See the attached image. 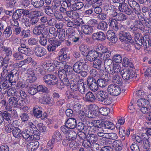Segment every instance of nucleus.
<instances>
[{"instance_id": "obj_25", "label": "nucleus", "mask_w": 151, "mask_h": 151, "mask_svg": "<svg viewBox=\"0 0 151 151\" xmlns=\"http://www.w3.org/2000/svg\"><path fill=\"white\" fill-rule=\"evenodd\" d=\"M92 37L93 39L98 40H104L106 37L104 34L101 32L94 33Z\"/></svg>"}, {"instance_id": "obj_26", "label": "nucleus", "mask_w": 151, "mask_h": 151, "mask_svg": "<svg viewBox=\"0 0 151 151\" xmlns=\"http://www.w3.org/2000/svg\"><path fill=\"white\" fill-rule=\"evenodd\" d=\"M83 99L86 101L93 102L95 100L96 98L95 96L92 92H88L83 97Z\"/></svg>"}, {"instance_id": "obj_11", "label": "nucleus", "mask_w": 151, "mask_h": 151, "mask_svg": "<svg viewBox=\"0 0 151 151\" xmlns=\"http://www.w3.org/2000/svg\"><path fill=\"white\" fill-rule=\"evenodd\" d=\"M121 74L123 78L126 80H129L131 78L134 76L133 70L132 69H124L121 71Z\"/></svg>"}, {"instance_id": "obj_64", "label": "nucleus", "mask_w": 151, "mask_h": 151, "mask_svg": "<svg viewBox=\"0 0 151 151\" xmlns=\"http://www.w3.org/2000/svg\"><path fill=\"white\" fill-rule=\"evenodd\" d=\"M147 137H144L143 138V145L144 148L146 149L147 148L150 146V144Z\"/></svg>"}, {"instance_id": "obj_21", "label": "nucleus", "mask_w": 151, "mask_h": 151, "mask_svg": "<svg viewBox=\"0 0 151 151\" xmlns=\"http://www.w3.org/2000/svg\"><path fill=\"white\" fill-rule=\"evenodd\" d=\"M71 4L70 2L68 1L65 0L63 1L61 4L60 7V11L63 13H65L66 11H67V8L70 6H71Z\"/></svg>"}, {"instance_id": "obj_7", "label": "nucleus", "mask_w": 151, "mask_h": 151, "mask_svg": "<svg viewBox=\"0 0 151 151\" xmlns=\"http://www.w3.org/2000/svg\"><path fill=\"white\" fill-rule=\"evenodd\" d=\"M108 92L111 95L117 96L121 93V90L118 86L114 84L110 85L108 87Z\"/></svg>"}, {"instance_id": "obj_33", "label": "nucleus", "mask_w": 151, "mask_h": 151, "mask_svg": "<svg viewBox=\"0 0 151 151\" xmlns=\"http://www.w3.org/2000/svg\"><path fill=\"white\" fill-rule=\"evenodd\" d=\"M102 124V122L99 120L92 121L89 123L88 128H90L95 126L102 127L103 126Z\"/></svg>"}, {"instance_id": "obj_59", "label": "nucleus", "mask_w": 151, "mask_h": 151, "mask_svg": "<svg viewBox=\"0 0 151 151\" xmlns=\"http://www.w3.org/2000/svg\"><path fill=\"white\" fill-rule=\"evenodd\" d=\"M37 127L40 132H45L47 131L46 127L41 123H40L37 124Z\"/></svg>"}, {"instance_id": "obj_34", "label": "nucleus", "mask_w": 151, "mask_h": 151, "mask_svg": "<svg viewBox=\"0 0 151 151\" xmlns=\"http://www.w3.org/2000/svg\"><path fill=\"white\" fill-rule=\"evenodd\" d=\"M83 66V63L80 62H77L73 65V70L76 73H78L81 70Z\"/></svg>"}, {"instance_id": "obj_30", "label": "nucleus", "mask_w": 151, "mask_h": 151, "mask_svg": "<svg viewBox=\"0 0 151 151\" xmlns=\"http://www.w3.org/2000/svg\"><path fill=\"white\" fill-rule=\"evenodd\" d=\"M44 27V25L43 24L35 27L33 30V33L36 35H40L42 33Z\"/></svg>"}, {"instance_id": "obj_62", "label": "nucleus", "mask_w": 151, "mask_h": 151, "mask_svg": "<svg viewBox=\"0 0 151 151\" xmlns=\"http://www.w3.org/2000/svg\"><path fill=\"white\" fill-rule=\"evenodd\" d=\"M116 17L117 20L119 21H123L126 19L125 15L122 13H119L116 15Z\"/></svg>"}, {"instance_id": "obj_57", "label": "nucleus", "mask_w": 151, "mask_h": 151, "mask_svg": "<svg viewBox=\"0 0 151 151\" xmlns=\"http://www.w3.org/2000/svg\"><path fill=\"white\" fill-rule=\"evenodd\" d=\"M85 84H84L83 82H81V81L79 83L78 91L81 93H83L84 92L85 88L86 87Z\"/></svg>"}, {"instance_id": "obj_40", "label": "nucleus", "mask_w": 151, "mask_h": 151, "mask_svg": "<svg viewBox=\"0 0 151 151\" xmlns=\"http://www.w3.org/2000/svg\"><path fill=\"white\" fill-rule=\"evenodd\" d=\"M108 58H104V60H105L104 65L105 69H106V68H107L106 66H107L109 68L110 67H111L114 64L113 60Z\"/></svg>"}, {"instance_id": "obj_28", "label": "nucleus", "mask_w": 151, "mask_h": 151, "mask_svg": "<svg viewBox=\"0 0 151 151\" xmlns=\"http://www.w3.org/2000/svg\"><path fill=\"white\" fill-rule=\"evenodd\" d=\"M83 6V4L81 2L72 4L70 7L71 11L81 9Z\"/></svg>"}, {"instance_id": "obj_49", "label": "nucleus", "mask_w": 151, "mask_h": 151, "mask_svg": "<svg viewBox=\"0 0 151 151\" xmlns=\"http://www.w3.org/2000/svg\"><path fill=\"white\" fill-rule=\"evenodd\" d=\"M6 68L4 69L3 71L2 72L1 77V80H7L9 74L8 71L5 69Z\"/></svg>"}, {"instance_id": "obj_18", "label": "nucleus", "mask_w": 151, "mask_h": 151, "mask_svg": "<svg viewBox=\"0 0 151 151\" xmlns=\"http://www.w3.org/2000/svg\"><path fill=\"white\" fill-rule=\"evenodd\" d=\"M0 51L1 52H3L7 56L11 55H12V51L11 48L5 46L0 42Z\"/></svg>"}, {"instance_id": "obj_45", "label": "nucleus", "mask_w": 151, "mask_h": 151, "mask_svg": "<svg viewBox=\"0 0 151 151\" xmlns=\"http://www.w3.org/2000/svg\"><path fill=\"white\" fill-rule=\"evenodd\" d=\"M79 83H80L79 81L77 83H75L74 81L71 82L70 85L71 90L73 91H78Z\"/></svg>"}, {"instance_id": "obj_35", "label": "nucleus", "mask_w": 151, "mask_h": 151, "mask_svg": "<svg viewBox=\"0 0 151 151\" xmlns=\"http://www.w3.org/2000/svg\"><path fill=\"white\" fill-rule=\"evenodd\" d=\"M28 126L29 130L30 132L33 134H37L38 129L36 128V126L33 124L31 122H29L28 123Z\"/></svg>"}, {"instance_id": "obj_10", "label": "nucleus", "mask_w": 151, "mask_h": 151, "mask_svg": "<svg viewBox=\"0 0 151 151\" xmlns=\"http://www.w3.org/2000/svg\"><path fill=\"white\" fill-rule=\"evenodd\" d=\"M108 73L112 75L117 74L121 70V67L118 64H114L111 67L107 68L106 70Z\"/></svg>"}, {"instance_id": "obj_55", "label": "nucleus", "mask_w": 151, "mask_h": 151, "mask_svg": "<svg viewBox=\"0 0 151 151\" xmlns=\"http://www.w3.org/2000/svg\"><path fill=\"white\" fill-rule=\"evenodd\" d=\"M122 65L124 67H132V63L130 62L129 59L127 58H124L122 63Z\"/></svg>"}, {"instance_id": "obj_39", "label": "nucleus", "mask_w": 151, "mask_h": 151, "mask_svg": "<svg viewBox=\"0 0 151 151\" xmlns=\"http://www.w3.org/2000/svg\"><path fill=\"white\" fill-rule=\"evenodd\" d=\"M108 25L107 23L104 21H102L98 24L97 28L102 30H106L108 28Z\"/></svg>"}, {"instance_id": "obj_27", "label": "nucleus", "mask_w": 151, "mask_h": 151, "mask_svg": "<svg viewBox=\"0 0 151 151\" xmlns=\"http://www.w3.org/2000/svg\"><path fill=\"white\" fill-rule=\"evenodd\" d=\"M108 96L109 95L107 92L103 91H100L97 93V98L99 101H103V100Z\"/></svg>"}, {"instance_id": "obj_6", "label": "nucleus", "mask_w": 151, "mask_h": 151, "mask_svg": "<svg viewBox=\"0 0 151 151\" xmlns=\"http://www.w3.org/2000/svg\"><path fill=\"white\" fill-rule=\"evenodd\" d=\"M22 136L25 140L28 141H33L37 140L39 139V136L37 135H31L30 132L27 129H25L23 130L22 133Z\"/></svg>"}, {"instance_id": "obj_4", "label": "nucleus", "mask_w": 151, "mask_h": 151, "mask_svg": "<svg viewBox=\"0 0 151 151\" xmlns=\"http://www.w3.org/2000/svg\"><path fill=\"white\" fill-rule=\"evenodd\" d=\"M6 110L3 113L4 115V119L8 121V123L11 121L10 118L11 117H15L17 116V114L16 110L12 109L10 107L6 106L5 108Z\"/></svg>"}, {"instance_id": "obj_1", "label": "nucleus", "mask_w": 151, "mask_h": 151, "mask_svg": "<svg viewBox=\"0 0 151 151\" xmlns=\"http://www.w3.org/2000/svg\"><path fill=\"white\" fill-rule=\"evenodd\" d=\"M43 68L49 71H56L55 73L58 74L61 80L60 83L61 86V88H63L64 86H68L69 85V82L66 77L67 76L70 78H73L75 77L72 67L67 65L65 61H55L53 62V63L48 61L43 66Z\"/></svg>"}, {"instance_id": "obj_46", "label": "nucleus", "mask_w": 151, "mask_h": 151, "mask_svg": "<svg viewBox=\"0 0 151 151\" xmlns=\"http://www.w3.org/2000/svg\"><path fill=\"white\" fill-rule=\"evenodd\" d=\"M53 139L57 141H59L62 139V136L60 132L58 131L54 133L52 136Z\"/></svg>"}, {"instance_id": "obj_54", "label": "nucleus", "mask_w": 151, "mask_h": 151, "mask_svg": "<svg viewBox=\"0 0 151 151\" xmlns=\"http://www.w3.org/2000/svg\"><path fill=\"white\" fill-rule=\"evenodd\" d=\"M37 92L45 93L47 91L48 88L44 86L40 85L37 87Z\"/></svg>"}, {"instance_id": "obj_37", "label": "nucleus", "mask_w": 151, "mask_h": 151, "mask_svg": "<svg viewBox=\"0 0 151 151\" xmlns=\"http://www.w3.org/2000/svg\"><path fill=\"white\" fill-rule=\"evenodd\" d=\"M43 102V103L47 104L50 106L53 105L55 103L53 99H52L49 96H47L44 98Z\"/></svg>"}, {"instance_id": "obj_52", "label": "nucleus", "mask_w": 151, "mask_h": 151, "mask_svg": "<svg viewBox=\"0 0 151 151\" xmlns=\"http://www.w3.org/2000/svg\"><path fill=\"white\" fill-rule=\"evenodd\" d=\"M112 60L116 63H119L121 62L122 60V58L120 55L116 54L113 56Z\"/></svg>"}, {"instance_id": "obj_51", "label": "nucleus", "mask_w": 151, "mask_h": 151, "mask_svg": "<svg viewBox=\"0 0 151 151\" xmlns=\"http://www.w3.org/2000/svg\"><path fill=\"white\" fill-rule=\"evenodd\" d=\"M105 127L107 129L113 130L115 128V125L112 123L106 121L104 123Z\"/></svg>"}, {"instance_id": "obj_50", "label": "nucleus", "mask_w": 151, "mask_h": 151, "mask_svg": "<svg viewBox=\"0 0 151 151\" xmlns=\"http://www.w3.org/2000/svg\"><path fill=\"white\" fill-rule=\"evenodd\" d=\"M66 35L68 39L76 35L75 31L72 28H69L66 31Z\"/></svg>"}, {"instance_id": "obj_63", "label": "nucleus", "mask_w": 151, "mask_h": 151, "mask_svg": "<svg viewBox=\"0 0 151 151\" xmlns=\"http://www.w3.org/2000/svg\"><path fill=\"white\" fill-rule=\"evenodd\" d=\"M7 80H1L0 82V88L2 89L5 88H7L9 85H7Z\"/></svg>"}, {"instance_id": "obj_60", "label": "nucleus", "mask_w": 151, "mask_h": 151, "mask_svg": "<svg viewBox=\"0 0 151 151\" xmlns=\"http://www.w3.org/2000/svg\"><path fill=\"white\" fill-rule=\"evenodd\" d=\"M33 113L34 116L38 118L41 117L42 115V111L38 109H34Z\"/></svg>"}, {"instance_id": "obj_44", "label": "nucleus", "mask_w": 151, "mask_h": 151, "mask_svg": "<svg viewBox=\"0 0 151 151\" xmlns=\"http://www.w3.org/2000/svg\"><path fill=\"white\" fill-rule=\"evenodd\" d=\"M8 63L7 60L0 56V68L3 66V69L6 68L8 66Z\"/></svg>"}, {"instance_id": "obj_3", "label": "nucleus", "mask_w": 151, "mask_h": 151, "mask_svg": "<svg viewBox=\"0 0 151 151\" xmlns=\"http://www.w3.org/2000/svg\"><path fill=\"white\" fill-rule=\"evenodd\" d=\"M96 50L98 52V55L93 61V67L99 70L102 65V61L104 60V58H109L111 56V52L107 47L101 45L97 46Z\"/></svg>"}, {"instance_id": "obj_58", "label": "nucleus", "mask_w": 151, "mask_h": 151, "mask_svg": "<svg viewBox=\"0 0 151 151\" xmlns=\"http://www.w3.org/2000/svg\"><path fill=\"white\" fill-rule=\"evenodd\" d=\"M79 48L82 54L84 55V53L89 49V47L86 45L83 44L80 46Z\"/></svg>"}, {"instance_id": "obj_14", "label": "nucleus", "mask_w": 151, "mask_h": 151, "mask_svg": "<svg viewBox=\"0 0 151 151\" xmlns=\"http://www.w3.org/2000/svg\"><path fill=\"white\" fill-rule=\"evenodd\" d=\"M22 103H19L18 104V101L17 98L15 97H11L8 100V107L13 106L16 107L18 105L22 106L23 105V103L22 101H21Z\"/></svg>"}, {"instance_id": "obj_24", "label": "nucleus", "mask_w": 151, "mask_h": 151, "mask_svg": "<svg viewBox=\"0 0 151 151\" xmlns=\"http://www.w3.org/2000/svg\"><path fill=\"white\" fill-rule=\"evenodd\" d=\"M82 30L85 34L90 35L93 32V29L92 26L85 25L82 27Z\"/></svg>"}, {"instance_id": "obj_15", "label": "nucleus", "mask_w": 151, "mask_h": 151, "mask_svg": "<svg viewBox=\"0 0 151 151\" xmlns=\"http://www.w3.org/2000/svg\"><path fill=\"white\" fill-rule=\"evenodd\" d=\"M27 80L30 83L34 82L36 79L34 71L32 69H28L27 71Z\"/></svg>"}, {"instance_id": "obj_17", "label": "nucleus", "mask_w": 151, "mask_h": 151, "mask_svg": "<svg viewBox=\"0 0 151 151\" xmlns=\"http://www.w3.org/2000/svg\"><path fill=\"white\" fill-rule=\"evenodd\" d=\"M106 35L107 39L111 42L114 43L117 41L118 38L112 31H108L107 32Z\"/></svg>"}, {"instance_id": "obj_41", "label": "nucleus", "mask_w": 151, "mask_h": 151, "mask_svg": "<svg viewBox=\"0 0 151 151\" xmlns=\"http://www.w3.org/2000/svg\"><path fill=\"white\" fill-rule=\"evenodd\" d=\"M12 134L14 137L17 138H19L22 137V133L20 130L17 128L13 129Z\"/></svg>"}, {"instance_id": "obj_5", "label": "nucleus", "mask_w": 151, "mask_h": 151, "mask_svg": "<svg viewBox=\"0 0 151 151\" xmlns=\"http://www.w3.org/2000/svg\"><path fill=\"white\" fill-rule=\"evenodd\" d=\"M76 135H73L70 134H68L67 136H65V138L64 139L62 144L65 147L68 146L69 145L70 147H72L73 146L75 145L73 144V141L76 138Z\"/></svg>"}, {"instance_id": "obj_36", "label": "nucleus", "mask_w": 151, "mask_h": 151, "mask_svg": "<svg viewBox=\"0 0 151 151\" xmlns=\"http://www.w3.org/2000/svg\"><path fill=\"white\" fill-rule=\"evenodd\" d=\"M109 81L108 78H104L103 79H99L97 82L98 85L100 87H103L105 86L107 84V82Z\"/></svg>"}, {"instance_id": "obj_42", "label": "nucleus", "mask_w": 151, "mask_h": 151, "mask_svg": "<svg viewBox=\"0 0 151 151\" xmlns=\"http://www.w3.org/2000/svg\"><path fill=\"white\" fill-rule=\"evenodd\" d=\"M16 89L13 88H9L7 92V95L8 96H15L18 97L19 95L18 93L16 92Z\"/></svg>"}, {"instance_id": "obj_53", "label": "nucleus", "mask_w": 151, "mask_h": 151, "mask_svg": "<svg viewBox=\"0 0 151 151\" xmlns=\"http://www.w3.org/2000/svg\"><path fill=\"white\" fill-rule=\"evenodd\" d=\"M105 137L106 138L113 140L116 139L118 138V136L116 134L114 133H111L106 134Z\"/></svg>"}, {"instance_id": "obj_22", "label": "nucleus", "mask_w": 151, "mask_h": 151, "mask_svg": "<svg viewBox=\"0 0 151 151\" xmlns=\"http://www.w3.org/2000/svg\"><path fill=\"white\" fill-rule=\"evenodd\" d=\"M35 53L37 56L41 57L46 54L45 49L41 47H37L35 49Z\"/></svg>"}, {"instance_id": "obj_48", "label": "nucleus", "mask_w": 151, "mask_h": 151, "mask_svg": "<svg viewBox=\"0 0 151 151\" xmlns=\"http://www.w3.org/2000/svg\"><path fill=\"white\" fill-rule=\"evenodd\" d=\"M3 34L6 38L9 37L12 34V30L11 27L9 26L6 27Z\"/></svg>"}, {"instance_id": "obj_61", "label": "nucleus", "mask_w": 151, "mask_h": 151, "mask_svg": "<svg viewBox=\"0 0 151 151\" xmlns=\"http://www.w3.org/2000/svg\"><path fill=\"white\" fill-rule=\"evenodd\" d=\"M92 145L88 139L83 140L82 142L83 146L86 148H90Z\"/></svg>"}, {"instance_id": "obj_9", "label": "nucleus", "mask_w": 151, "mask_h": 151, "mask_svg": "<svg viewBox=\"0 0 151 151\" xmlns=\"http://www.w3.org/2000/svg\"><path fill=\"white\" fill-rule=\"evenodd\" d=\"M119 36L120 40L122 42L128 43L132 42V37L128 32L121 31L119 33Z\"/></svg>"}, {"instance_id": "obj_2", "label": "nucleus", "mask_w": 151, "mask_h": 151, "mask_svg": "<svg viewBox=\"0 0 151 151\" xmlns=\"http://www.w3.org/2000/svg\"><path fill=\"white\" fill-rule=\"evenodd\" d=\"M109 112V109L107 108H100L99 109L98 106L93 104L90 105L88 108H84L81 112L79 117L81 120L84 121L86 120L87 117L92 118L98 116L99 113L104 116L107 115Z\"/></svg>"}, {"instance_id": "obj_38", "label": "nucleus", "mask_w": 151, "mask_h": 151, "mask_svg": "<svg viewBox=\"0 0 151 151\" xmlns=\"http://www.w3.org/2000/svg\"><path fill=\"white\" fill-rule=\"evenodd\" d=\"M88 138L92 144L95 143L97 144L96 142L98 141V137L97 136L93 134H90L88 137Z\"/></svg>"}, {"instance_id": "obj_16", "label": "nucleus", "mask_w": 151, "mask_h": 151, "mask_svg": "<svg viewBox=\"0 0 151 151\" xmlns=\"http://www.w3.org/2000/svg\"><path fill=\"white\" fill-rule=\"evenodd\" d=\"M109 23L110 27L116 31L119 29L122 30L124 28L123 26H120L119 24H118V22L114 19L109 20Z\"/></svg>"}, {"instance_id": "obj_20", "label": "nucleus", "mask_w": 151, "mask_h": 151, "mask_svg": "<svg viewBox=\"0 0 151 151\" xmlns=\"http://www.w3.org/2000/svg\"><path fill=\"white\" fill-rule=\"evenodd\" d=\"M112 145L114 150L116 151H120L122 149V142L120 140H117L114 141Z\"/></svg>"}, {"instance_id": "obj_12", "label": "nucleus", "mask_w": 151, "mask_h": 151, "mask_svg": "<svg viewBox=\"0 0 151 151\" xmlns=\"http://www.w3.org/2000/svg\"><path fill=\"white\" fill-rule=\"evenodd\" d=\"M96 50H92L88 52L86 55V58L89 61H93L96 58L97 55H98V52L97 51L96 48Z\"/></svg>"}, {"instance_id": "obj_29", "label": "nucleus", "mask_w": 151, "mask_h": 151, "mask_svg": "<svg viewBox=\"0 0 151 151\" xmlns=\"http://www.w3.org/2000/svg\"><path fill=\"white\" fill-rule=\"evenodd\" d=\"M61 129L62 132L65 134V136H67L68 134H72L73 135H76V134L74 132L72 131L68 127H66V125L63 126L61 127Z\"/></svg>"}, {"instance_id": "obj_8", "label": "nucleus", "mask_w": 151, "mask_h": 151, "mask_svg": "<svg viewBox=\"0 0 151 151\" xmlns=\"http://www.w3.org/2000/svg\"><path fill=\"white\" fill-rule=\"evenodd\" d=\"M44 81L49 85H54L58 83V79L56 77L52 75H47L43 77Z\"/></svg>"}, {"instance_id": "obj_19", "label": "nucleus", "mask_w": 151, "mask_h": 151, "mask_svg": "<svg viewBox=\"0 0 151 151\" xmlns=\"http://www.w3.org/2000/svg\"><path fill=\"white\" fill-rule=\"evenodd\" d=\"M31 142L27 145V148L29 151H34L39 147V143L37 141Z\"/></svg>"}, {"instance_id": "obj_43", "label": "nucleus", "mask_w": 151, "mask_h": 151, "mask_svg": "<svg viewBox=\"0 0 151 151\" xmlns=\"http://www.w3.org/2000/svg\"><path fill=\"white\" fill-rule=\"evenodd\" d=\"M113 77V82L115 84H120L122 83V79L117 74L114 75Z\"/></svg>"}, {"instance_id": "obj_31", "label": "nucleus", "mask_w": 151, "mask_h": 151, "mask_svg": "<svg viewBox=\"0 0 151 151\" xmlns=\"http://www.w3.org/2000/svg\"><path fill=\"white\" fill-rule=\"evenodd\" d=\"M31 4L36 8L42 6L44 3L43 0H31Z\"/></svg>"}, {"instance_id": "obj_47", "label": "nucleus", "mask_w": 151, "mask_h": 151, "mask_svg": "<svg viewBox=\"0 0 151 151\" xmlns=\"http://www.w3.org/2000/svg\"><path fill=\"white\" fill-rule=\"evenodd\" d=\"M116 127L119 129V132L120 135L124 136L125 134V129L123 127H120V125L118 124H116Z\"/></svg>"}, {"instance_id": "obj_13", "label": "nucleus", "mask_w": 151, "mask_h": 151, "mask_svg": "<svg viewBox=\"0 0 151 151\" xmlns=\"http://www.w3.org/2000/svg\"><path fill=\"white\" fill-rule=\"evenodd\" d=\"M49 44L47 47V49L49 51H53L55 50L57 47L60 46V43L58 41L52 40L49 41Z\"/></svg>"}, {"instance_id": "obj_56", "label": "nucleus", "mask_w": 151, "mask_h": 151, "mask_svg": "<svg viewBox=\"0 0 151 151\" xmlns=\"http://www.w3.org/2000/svg\"><path fill=\"white\" fill-rule=\"evenodd\" d=\"M28 92L29 94L32 95H33L37 93L36 86H33L29 87L28 90Z\"/></svg>"}, {"instance_id": "obj_32", "label": "nucleus", "mask_w": 151, "mask_h": 151, "mask_svg": "<svg viewBox=\"0 0 151 151\" xmlns=\"http://www.w3.org/2000/svg\"><path fill=\"white\" fill-rule=\"evenodd\" d=\"M149 104V101L145 99H138L137 102V104L139 107L146 106Z\"/></svg>"}, {"instance_id": "obj_23", "label": "nucleus", "mask_w": 151, "mask_h": 151, "mask_svg": "<svg viewBox=\"0 0 151 151\" xmlns=\"http://www.w3.org/2000/svg\"><path fill=\"white\" fill-rule=\"evenodd\" d=\"M66 127L70 129H74L76 125V120L74 119L70 118L68 119L65 124Z\"/></svg>"}]
</instances>
